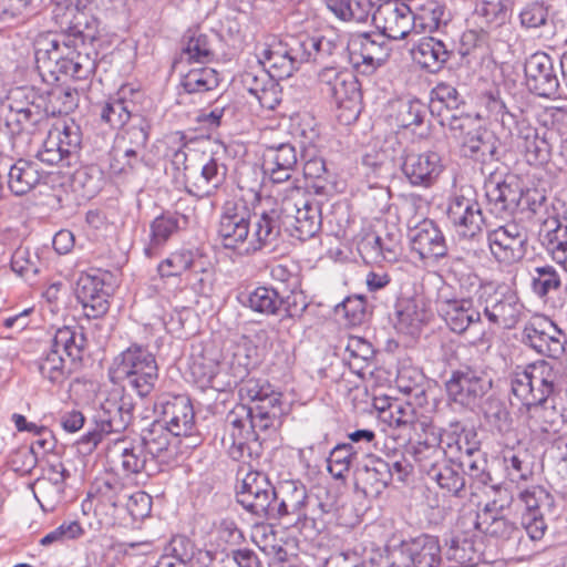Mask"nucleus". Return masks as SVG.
Masks as SVG:
<instances>
[{"mask_svg": "<svg viewBox=\"0 0 567 567\" xmlns=\"http://www.w3.org/2000/svg\"><path fill=\"white\" fill-rule=\"evenodd\" d=\"M425 114L426 106L419 100L403 101L398 106L395 122L403 128L417 126L423 122Z\"/></svg>", "mask_w": 567, "mask_h": 567, "instance_id": "64", "label": "nucleus"}, {"mask_svg": "<svg viewBox=\"0 0 567 567\" xmlns=\"http://www.w3.org/2000/svg\"><path fill=\"white\" fill-rule=\"evenodd\" d=\"M181 223L185 224L186 218L177 214H163L156 217L151 224V239L145 248V254L153 257L157 250L162 248L168 239L178 233L182 228Z\"/></svg>", "mask_w": 567, "mask_h": 567, "instance_id": "45", "label": "nucleus"}, {"mask_svg": "<svg viewBox=\"0 0 567 567\" xmlns=\"http://www.w3.org/2000/svg\"><path fill=\"white\" fill-rule=\"evenodd\" d=\"M288 52L282 41L274 42L262 50L259 62L274 80L287 79L296 71Z\"/></svg>", "mask_w": 567, "mask_h": 567, "instance_id": "43", "label": "nucleus"}, {"mask_svg": "<svg viewBox=\"0 0 567 567\" xmlns=\"http://www.w3.org/2000/svg\"><path fill=\"white\" fill-rule=\"evenodd\" d=\"M558 379V370L550 362L539 360L530 363V395L533 399L528 400L527 405L554 399L553 394L557 388Z\"/></svg>", "mask_w": 567, "mask_h": 567, "instance_id": "37", "label": "nucleus"}, {"mask_svg": "<svg viewBox=\"0 0 567 567\" xmlns=\"http://www.w3.org/2000/svg\"><path fill=\"white\" fill-rule=\"evenodd\" d=\"M514 502L528 538L540 540L547 530L545 517L554 512V497L542 486H530L519 491Z\"/></svg>", "mask_w": 567, "mask_h": 567, "instance_id": "8", "label": "nucleus"}, {"mask_svg": "<svg viewBox=\"0 0 567 567\" xmlns=\"http://www.w3.org/2000/svg\"><path fill=\"white\" fill-rule=\"evenodd\" d=\"M227 167L215 156H202L186 173V187L197 197L210 196L225 182Z\"/></svg>", "mask_w": 567, "mask_h": 567, "instance_id": "17", "label": "nucleus"}, {"mask_svg": "<svg viewBox=\"0 0 567 567\" xmlns=\"http://www.w3.org/2000/svg\"><path fill=\"white\" fill-rule=\"evenodd\" d=\"M439 440L451 462H458L461 457L473 455L480 449L476 432L463 427L460 422L450 423L449 429L440 433Z\"/></svg>", "mask_w": 567, "mask_h": 567, "instance_id": "31", "label": "nucleus"}, {"mask_svg": "<svg viewBox=\"0 0 567 567\" xmlns=\"http://www.w3.org/2000/svg\"><path fill=\"white\" fill-rule=\"evenodd\" d=\"M524 342L536 352L549 358H559L565 351L563 331L544 316L534 317L524 328Z\"/></svg>", "mask_w": 567, "mask_h": 567, "instance_id": "16", "label": "nucleus"}, {"mask_svg": "<svg viewBox=\"0 0 567 567\" xmlns=\"http://www.w3.org/2000/svg\"><path fill=\"white\" fill-rule=\"evenodd\" d=\"M198 262L190 250H178L169 255L158 265V272L162 277L179 276L190 268H197Z\"/></svg>", "mask_w": 567, "mask_h": 567, "instance_id": "59", "label": "nucleus"}, {"mask_svg": "<svg viewBox=\"0 0 567 567\" xmlns=\"http://www.w3.org/2000/svg\"><path fill=\"white\" fill-rule=\"evenodd\" d=\"M445 120L450 121L453 137L461 142L465 156L482 163L497 159L498 140L492 132L483 127H474L470 116L451 114Z\"/></svg>", "mask_w": 567, "mask_h": 567, "instance_id": "9", "label": "nucleus"}, {"mask_svg": "<svg viewBox=\"0 0 567 567\" xmlns=\"http://www.w3.org/2000/svg\"><path fill=\"white\" fill-rule=\"evenodd\" d=\"M513 4V0H480L476 13L486 25L498 28L507 22Z\"/></svg>", "mask_w": 567, "mask_h": 567, "instance_id": "55", "label": "nucleus"}, {"mask_svg": "<svg viewBox=\"0 0 567 567\" xmlns=\"http://www.w3.org/2000/svg\"><path fill=\"white\" fill-rule=\"evenodd\" d=\"M116 371L140 396H147L158 379L155 357L140 346H132L121 353Z\"/></svg>", "mask_w": 567, "mask_h": 567, "instance_id": "7", "label": "nucleus"}, {"mask_svg": "<svg viewBox=\"0 0 567 567\" xmlns=\"http://www.w3.org/2000/svg\"><path fill=\"white\" fill-rule=\"evenodd\" d=\"M524 72L525 83L530 92L544 97H551L558 92L559 81L548 54H532L525 61Z\"/></svg>", "mask_w": 567, "mask_h": 567, "instance_id": "19", "label": "nucleus"}, {"mask_svg": "<svg viewBox=\"0 0 567 567\" xmlns=\"http://www.w3.org/2000/svg\"><path fill=\"white\" fill-rule=\"evenodd\" d=\"M267 213L277 215L278 236L284 227L291 236L307 240L321 228V210L318 203L299 186L285 189L279 209L272 208Z\"/></svg>", "mask_w": 567, "mask_h": 567, "instance_id": "4", "label": "nucleus"}, {"mask_svg": "<svg viewBox=\"0 0 567 567\" xmlns=\"http://www.w3.org/2000/svg\"><path fill=\"white\" fill-rule=\"evenodd\" d=\"M359 462V451L352 443H341L332 449L328 457V471L334 478H343L353 464Z\"/></svg>", "mask_w": 567, "mask_h": 567, "instance_id": "53", "label": "nucleus"}, {"mask_svg": "<svg viewBox=\"0 0 567 567\" xmlns=\"http://www.w3.org/2000/svg\"><path fill=\"white\" fill-rule=\"evenodd\" d=\"M409 237L412 251L422 260H437L447 254L445 237L433 220L419 223L410 230Z\"/></svg>", "mask_w": 567, "mask_h": 567, "instance_id": "25", "label": "nucleus"}, {"mask_svg": "<svg viewBox=\"0 0 567 567\" xmlns=\"http://www.w3.org/2000/svg\"><path fill=\"white\" fill-rule=\"evenodd\" d=\"M412 59L429 72L440 71L450 59L451 51L446 44L433 37L422 38L411 50Z\"/></svg>", "mask_w": 567, "mask_h": 567, "instance_id": "39", "label": "nucleus"}, {"mask_svg": "<svg viewBox=\"0 0 567 567\" xmlns=\"http://www.w3.org/2000/svg\"><path fill=\"white\" fill-rule=\"evenodd\" d=\"M354 481L357 488L365 496L377 497L392 481L390 463L379 456L365 454L357 465Z\"/></svg>", "mask_w": 567, "mask_h": 567, "instance_id": "21", "label": "nucleus"}, {"mask_svg": "<svg viewBox=\"0 0 567 567\" xmlns=\"http://www.w3.org/2000/svg\"><path fill=\"white\" fill-rule=\"evenodd\" d=\"M308 502L307 488L300 481H282L276 486V501H274L271 519L284 516H295L298 520L306 518Z\"/></svg>", "mask_w": 567, "mask_h": 567, "instance_id": "24", "label": "nucleus"}, {"mask_svg": "<svg viewBox=\"0 0 567 567\" xmlns=\"http://www.w3.org/2000/svg\"><path fill=\"white\" fill-rule=\"evenodd\" d=\"M219 83L217 72L212 68L189 70L182 79V86L187 93H202L214 90Z\"/></svg>", "mask_w": 567, "mask_h": 567, "instance_id": "56", "label": "nucleus"}, {"mask_svg": "<svg viewBox=\"0 0 567 567\" xmlns=\"http://www.w3.org/2000/svg\"><path fill=\"white\" fill-rule=\"evenodd\" d=\"M524 416L527 427L537 435L557 433L564 424L563 413L556 408L555 399L525 406Z\"/></svg>", "mask_w": 567, "mask_h": 567, "instance_id": "32", "label": "nucleus"}, {"mask_svg": "<svg viewBox=\"0 0 567 567\" xmlns=\"http://www.w3.org/2000/svg\"><path fill=\"white\" fill-rule=\"evenodd\" d=\"M228 427L223 444L226 446L228 455L238 462H248L258 456V451L251 446L257 443L255 434L246 429V422L237 414H228Z\"/></svg>", "mask_w": 567, "mask_h": 567, "instance_id": "29", "label": "nucleus"}, {"mask_svg": "<svg viewBox=\"0 0 567 567\" xmlns=\"http://www.w3.org/2000/svg\"><path fill=\"white\" fill-rule=\"evenodd\" d=\"M47 173L40 167L37 161L19 158L14 161L7 172V185L16 196H24L44 184Z\"/></svg>", "mask_w": 567, "mask_h": 567, "instance_id": "30", "label": "nucleus"}, {"mask_svg": "<svg viewBox=\"0 0 567 567\" xmlns=\"http://www.w3.org/2000/svg\"><path fill=\"white\" fill-rule=\"evenodd\" d=\"M133 409L130 396L111 394L96 411L95 427L85 433L79 444L85 446V451L90 453L105 436L123 432L132 422Z\"/></svg>", "mask_w": 567, "mask_h": 567, "instance_id": "5", "label": "nucleus"}, {"mask_svg": "<svg viewBox=\"0 0 567 567\" xmlns=\"http://www.w3.org/2000/svg\"><path fill=\"white\" fill-rule=\"evenodd\" d=\"M409 554L414 567H436L441 561V548L436 538L423 535L412 542Z\"/></svg>", "mask_w": 567, "mask_h": 567, "instance_id": "50", "label": "nucleus"}, {"mask_svg": "<svg viewBox=\"0 0 567 567\" xmlns=\"http://www.w3.org/2000/svg\"><path fill=\"white\" fill-rule=\"evenodd\" d=\"M373 354L372 346L364 339L360 337H350L348 339L344 360L354 373L361 374L368 362L373 358Z\"/></svg>", "mask_w": 567, "mask_h": 567, "instance_id": "57", "label": "nucleus"}, {"mask_svg": "<svg viewBox=\"0 0 567 567\" xmlns=\"http://www.w3.org/2000/svg\"><path fill=\"white\" fill-rule=\"evenodd\" d=\"M72 187L81 197L93 198L102 187L101 172L93 167L78 169L73 174Z\"/></svg>", "mask_w": 567, "mask_h": 567, "instance_id": "58", "label": "nucleus"}, {"mask_svg": "<svg viewBox=\"0 0 567 567\" xmlns=\"http://www.w3.org/2000/svg\"><path fill=\"white\" fill-rule=\"evenodd\" d=\"M141 444L153 461L164 458L177 452L181 440L167 429L166 423L154 421L142 431Z\"/></svg>", "mask_w": 567, "mask_h": 567, "instance_id": "34", "label": "nucleus"}, {"mask_svg": "<svg viewBox=\"0 0 567 567\" xmlns=\"http://www.w3.org/2000/svg\"><path fill=\"white\" fill-rule=\"evenodd\" d=\"M282 403L275 396L264 404L241 405L231 411L230 414H237L246 422V429L255 434L258 440L261 433L276 430L281 424Z\"/></svg>", "mask_w": 567, "mask_h": 567, "instance_id": "22", "label": "nucleus"}, {"mask_svg": "<svg viewBox=\"0 0 567 567\" xmlns=\"http://www.w3.org/2000/svg\"><path fill=\"white\" fill-rule=\"evenodd\" d=\"M329 95L334 100L339 109L347 112V122L354 121L360 114L361 92L358 81L351 72H343L341 80L331 89Z\"/></svg>", "mask_w": 567, "mask_h": 567, "instance_id": "38", "label": "nucleus"}, {"mask_svg": "<svg viewBox=\"0 0 567 567\" xmlns=\"http://www.w3.org/2000/svg\"><path fill=\"white\" fill-rule=\"evenodd\" d=\"M445 386L451 400L473 409L492 389L493 379L485 370L464 367L453 371Z\"/></svg>", "mask_w": 567, "mask_h": 567, "instance_id": "11", "label": "nucleus"}, {"mask_svg": "<svg viewBox=\"0 0 567 567\" xmlns=\"http://www.w3.org/2000/svg\"><path fill=\"white\" fill-rule=\"evenodd\" d=\"M84 346L85 337L82 332L70 327L58 329L50 350L38 361L40 374L53 384L62 383L68 375L63 353L75 361L81 358Z\"/></svg>", "mask_w": 567, "mask_h": 567, "instance_id": "6", "label": "nucleus"}, {"mask_svg": "<svg viewBox=\"0 0 567 567\" xmlns=\"http://www.w3.org/2000/svg\"><path fill=\"white\" fill-rule=\"evenodd\" d=\"M327 8L342 21L363 23L373 10L371 0H326Z\"/></svg>", "mask_w": 567, "mask_h": 567, "instance_id": "49", "label": "nucleus"}, {"mask_svg": "<svg viewBox=\"0 0 567 567\" xmlns=\"http://www.w3.org/2000/svg\"><path fill=\"white\" fill-rule=\"evenodd\" d=\"M33 45L37 71L48 84L58 82L61 76L86 80L96 69V53L78 50L68 34L41 33Z\"/></svg>", "mask_w": 567, "mask_h": 567, "instance_id": "2", "label": "nucleus"}, {"mask_svg": "<svg viewBox=\"0 0 567 567\" xmlns=\"http://www.w3.org/2000/svg\"><path fill=\"white\" fill-rule=\"evenodd\" d=\"M456 464L463 475L467 474L471 480L480 485H486L491 481V475L486 471V461L481 449L473 453V455L461 457Z\"/></svg>", "mask_w": 567, "mask_h": 567, "instance_id": "62", "label": "nucleus"}, {"mask_svg": "<svg viewBox=\"0 0 567 567\" xmlns=\"http://www.w3.org/2000/svg\"><path fill=\"white\" fill-rule=\"evenodd\" d=\"M431 480L455 496H461L466 484L465 477L455 462L443 464L442 468Z\"/></svg>", "mask_w": 567, "mask_h": 567, "instance_id": "60", "label": "nucleus"}, {"mask_svg": "<svg viewBox=\"0 0 567 567\" xmlns=\"http://www.w3.org/2000/svg\"><path fill=\"white\" fill-rule=\"evenodd\" d=\"M276 501V487L268 476L258 471H249L237 491V502L259 518H271Z\"/></svg>", "mask_w": 567, "mask_h": 567, "instance_id": "15", "label": "nucleus"}, {"mask_svg": "<svg viewBox=\"0 0 567 567\" xmlns=\"http://www.w3.org/2000/svg\"><path fill=\"white\" fill-rule=\"evenodd\" d=\"M432 312L423 298H408L396 305L398 330L406 334H416L421 327L430 321Z\"/></svg>", "mask_w": 567, "mask_h": 567, "instance_id": "36", "label": "nucleus"}, {"mask_svg": "<svg viewBox=\"0 0 567 567\" xmlns=\"http://www.w3.org/2000/svg\"><path fill=\"white\" fill-rule=\"evenodd\" d=\"M357 249L367 264L392 262L398 256V244L390 237L382 238L373 230L360 235Z\"/></svg>", "mask_w": 567, "mask_h": 567, "instance_id": "35", "label": "nucleus"}, {"mask_svg": "<svg viewBox=\"0 0 567 567\" xmlns=\"http://www.w3.org/2000/svg\"><path fill=\"white\" fill-rule=\"evenodd\" d=\"M546 233L542 235V243L553 260L567 272V226H563L557 218L544 221Z\"/></svg>", "mask_w": 567, "mask_h": 567, "instance_id": "46", "label": "nucleus"}, {"mask_svg": "<svg viewBox=\"0 0 567 567\" xmlns=\"http://www.w3.org/2000/svg\"><path fill=\"white\" fill-rule=\"evenodd\" d=\"M517 137L520 141L518 146L525 153L528 163L538 164L548 159L549 143L546 137L540 136L537 128L533 127L525 118H522L518 124Z\"/></svg>", "mask_w": 567, "mask_h": 567, "instance_id": "41", "label": "nucleus"}, {"mask_svg": "<svg viewBox=\"0 0 567 567\" xmlns=\"http://www.w3.org/2000/svg\"><path fill=\"white\" fill-rule=\"evenodd\" d=\"M213 47L208 35L194 32L183 49V56L188 61L206 63L213 58Z\"/></svg>", "mask_w": 567, "mask_h": 567, "instance_id": "61", "label": "nucleus"}, {"mask_svg": "<svg viewBox=\"0 0 567 567\" xmlns=\"http://www.w3.org/2000/svg\"><path fill=\"white\" fill-rule=\"evenodd\" d=\"M371 16L384 39L401 40L413 33L412 10L404 2L381 3Z\"/></svg>", "mask_w": 567, "mask_h": 567, "instance_id": "18", "label": "nucleus"}, {"mask_svg": "<svg viewBox=\"0 0 567 567\" xmlns=\"http://www.w3.org/2000/svg\"><path fill=\"white\" fill-rule=\"evenodd\" d=\"M488 209L496 217H505L519 205V193L507 183L486 186Z\"/></svg>", "mask_w": 567, "mask_h": 567, "instance_id": "47", "label": "nucleus"}, {"mask_svg": "<svg viewBox=\"0 0 567 567\" xmlns=\"http://www.w3.org/2000/svg\"><path fill=\"white\" fill-rule=\"evenodd\" d=\"M106 458L115 471H121L126 476L142 472L151 476L158 472L157 462L150 457L143 445L125 436H118L109 443Z\"/></svg>", "mask_w": 567, "mask_h": 567, "instance_id": "14", "label": "nucleus"}, {"mask_svg": "<svg viewBox=\"0 0 567 567\" xmlns=\"http://www.w3.org/2000/svg\"><path fill=\"white\" fill-rule=\"evenodd\" d=\"M65 483L56 478H38L33 485V494L44 512H53L63 501Z\"/></svg>", "mask_w": 567, "mask_h": 567, "instance_id": "52", "label": "nucleus"}, {"mask_svg": "<svg viewBox=\"0 0 567 567\" xmlns=\"http://www.w3.org/2000/svg\"><path fill=\"white\" fill-rule=\"evenodd\" d=\"M402 172L414 186H432L443 172L441 156L435 152L409 153L404 156Z\"/></svg>", "mask_w": 567, "mask_h": 567, "instance_id": "26", "label": "nucleus"}, {"mask_svg": "<svg viewBox=\"0 0 567 567\" xmlns=\"http://www.w3.org/2000/svg\"><path fill=\"white\" fill-rule=\"evenodd\" d=\"M74 292L86 318L97 319L107 312L109 295L104 290V282L101 278L81 274L76 280Z\"/></svg>", "mask_w": 567, "mask_h": 567, "instance_id": "28", "label": "nucleus"}, {"mask_svg": "<svg viewBox=\"0 0 567 567\" xmlns=\"http://www.w3.org/2000/svg\"><path fill=\"white\" fill-rule=\"evenodd\" d=\"M474 297H457L447 285L436 293L435 308L451 331L464 333L471 326L482 321V313L474 307Z\"/></svg>", "mask_w": 567, "mask_h": 567, "instance_id": "10", "label": "nucleus"}, {"mask_svg": "<svg viewBox=\"0 0 567 567\" xmlns=\"http://www.w3.org/2000/svg\"><path fill=\"white\" fill-rule=\"evenodd\" d=\"M520 25L527 30H540L539 35L549 38L554 34V23L549 19L548 7L543 2L527 3L519 13Z\"/></svg>", "mask_w": 567, "mask_h": 567, "instance_id": "48", "label": "nucleus"}, {"mask_svg": "<svg viewBox=\"0 0 567 567\" xmlns=\"http://www.w3.org/2000/svg\"><path fill=\"white\" fill-rule=\"evenodd\" d=\"M262 167L275 184L290 181L298 163L296 147L290 143H265Z\"/></svg>", "mask_w": 567, "mask_h": 567, "instance_id": "23", "label": "nucleus"}, {"mask_svg": "<svg viewBox=\"0 0 567 567\" xmlns=\"http://www.w3.org/2000/svg\"><path fill=\"white\" fill-rule=\"evenodd\" d=\"M241 82L247 91L258 100L262 107H275L277 103V84L265 69L257 72H245L241 76Z\"/></svg>", "mask_w": 567, "mask_h": 567, "instance_id": "42", "label": "nucleus"}, {"mask_svg": "<svg viewBox=\"0 0 567 567\" xmlns=\"http://www.w3.org/2000/svg\"><path fill=\"white\" fill-rule=\"evenodd\" d=\"M447 217L458 236L473 238L482 230L484 217L480 204L473 197L455 195L450 199Z\"/></svg>", "mask_w": 567, "mask_h": 567, "instance_id": "20", "label": "nucleus"}, {"mask_svg": "<svg viewBox=\"0 0 567 567\" xmlns=\"http://www.w3.org/2000/svg\"><path fill=\"white\" fill-rule=\"evenodd\" d=\"M413 33H432L446 25L451 19L446 7L436 0H426L413 12Z\"/></svg>", "mask_w": 567, "mask_h": 567, "instance_id": "40", "label": "nucleus"}, {"mask_svg": "<svg viewBox=\"0 0 567 567\" xmlns=\"http://www.w3.org/2000/svg\"><path fill=\"white\" fill-rule=\"evenodd\" d=\"M277 215L262 210L250 220V210L241 199L227 200L218 223V236L227 249L254 255L278 239Z\"/></svg>", "mask_w": 567, "mask_h": 567, "instance_id": "1", "label": "nucleus"}, {"mask_svg": "<svg viewBox=\"0 0 567 567\" xmlns=\"http://www.w3.org/2000/svg\"><path fill=\"white\" fill-rule=\"evenodd\" d=\"M446 558L450 565L457 567H476L480 560V553L474 542L468 538H453L446 549Z\"/></svg>", "mask_w": 567, "mask_h": 567, "instance_id": "54", "label": "nucleus"}, {"mask_svg": "<svg viewBox=\"0 0 567 567\" xmlns=\"http://www.w3.org/2000/svg\"><path fill=\"white\" fill-rule=\"evenodd\" d=\"M509 504V497L505 499L487 503L485 507L476 514L475 527L485 535L507 539L517 528L504 516L499 515V511Z\"/></svg>", "mask_w": 567, "mask_h": 567, "instance_id": "33", "label": "nucleus"}, {"mask_svg": "<svg viewBox=\"0 0 567 567\" xmlns=\"http://www.w3.org/2000/svg\"><path fill=\"white\" fill-rule=\"evenodd\" d=\"M162 423H166L173 434L193 439L196 430L195 413L190 400L185 395L171 396L161 403Z\"/></svg>", "mask_w": 567, "mask_h": 567, "instance_id": "27", "label": "nucleus"}, {"mask_svg": "<svg viewBox=\"0 0 567 567\" xmlns=\"http://www.w3.org/2000/svg\"><path fill=\"white\" fill-rule=\"evenodd\" d=\"M413 457L423 473L430 478L446 464V452L440 444L437 437L432 436L430 441L419 442L413 445Z\"/></svg>", "mask_w": 567, "mask_h": 567, "instance_id": "44", "label": "nucleus"}, {"mask_svg": "<svg viewBox=\"0 0 567 567\" xmlns=\"http://www.w3.org/2000/svg\"><path fill=\"white\" fill-rule=\"evenodd\" d=\"M239 394L247 398L252 404H264L275 396L277 401H281V394L276 392L267 381L249 379L244 381Z\"/></svg>", "mask_w": 567, "mask_h": 567, "instance_id": "63", "label": "nucleus"}, {"mask_svg": "<svg viewBox=\"0 0 567 567\" xmlns=\"http://www.w3.org/2000/svg\"><path fill=\"white\" fill-rule=\"evenodd\" d=\"M351 65L358 73L371 75L389 59L391 49L381 34H353L348 41Z\"/></svg>", "mask_w": 567, "mask_h": 567, "instance_id": "13", "label": "nucleus"}, {"mask_svg": "<svg viewBox=\"0 0 567 567\" xmlns=\"http://www.w3.org/2000/svg\"><path fill=\"white\" fill-rule=\"evenodd\" d=\"M245 305L255 312L275 316L282 308L284 298L279 296L276 289L261 286L249 292Z\"/></svg>", "mask_w": 567, "mask_h": 567, "instance_id": "51", "label": "nucleus"}, {"mask_svg": "<svg viewBox=\"0 0 567 567\" xmlns=\"http://www.w3.org/2000/svg\"><path fill=\"white\" fill-rule=\"evenodd\" d=\"M487 244L491 255L498 264L512 266L525 258L528 234L524 226L512 221L489 230Z\"/></svg>", "mask_w": 567, "mask_h": 567, "instance_id": "12", "label": "nucleus"}, {"mask_svg": "<svg viewBox=\"0 0 567 567\" xmlns=\"http://www.w3.org/2000/svg\"><path fill=\"white\" fill-rule=\"evenodd\" d=\"M460 287L466 293H474L477 308L483 309L489 323L503 329H513L524 315V306L512 290H496L491 284H483L474 274L457 277Z\"/></svg>", "mask_w": 567, "mask_h": 567, "instance_id": "3", "label": "nucleus"}]
</instances>
